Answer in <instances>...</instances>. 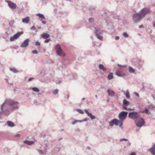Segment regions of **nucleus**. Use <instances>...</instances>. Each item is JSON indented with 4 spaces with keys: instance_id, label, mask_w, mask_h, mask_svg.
I'll list each match as a JSON object with an SVG mask.
<instances>
[{
    "instance_id": "8",
    "label": "nucleus",
    "mask_w": 155,
    "mask_h": 155,
    "mask_svg": "<svg viewBox=\"0 0 155 155\" xmlns=\"http://www.w3.org/2000/svg\"><path fill=\"white\" fill-rule=\"evenodd\" d=\"M142 18L139 13L134 14L133 16V20L135 23H137Z\"/></svg>"
},
{
    "instance_id": "50",
    "label": "nucleus",
    "mask_w": 155,
    "mask_h": 155,
    "mask_svg": "<svg viewBox=\"0 0 155 155\" xmlns=\"http://www.w3.org/2000/svg\"><path fill=\"white\" fill-rule=\"evenodd\" d=\"M123 107L125 110H127V108L126 107H125L123 106Z\"/></svg>"
},
{
    "instance_id": "18",
    "label": "nucleus",
    "mask_w": 155,
    "mask_h": 155,
    "mask_svg": "<svg viewBox=\"0 0 155 155\" xmlns=\"http://www.w3.org/2000/svg\"><path fill=\"white\" fill-rule=\"evenodd\" d=\"M107 92L109 96H114L115 93L113 91L108 89L107 90Z\"/></svg>"
},
{
    "instance_id": "28",
    "label": "nucleus",
    "mask_w": 155,
    "mask_h": 155,
    "mask_svg": "<svg viewBox=\"0 0 155 155\" xmlns=\"http://www.w3.org/2000/svg\"><path fill=\"white\" fill-rule=\"evenodd\" d=\"M129 71L130 73H133L135 71V70L131 67H129Z\"/></svg>"
},
{
    "instance_id": "27",
    "label": "nucleus",
    "mask_w": 155,
    "mask_h": 155,
    "mask_svg": "<svg viewBox=\"0 0 155 155\" xmlns=\"http://www.w3.org/2000/svg\"><path fill=\"white\" fill-rule=\"evenodd\" d=\"M32 90L34 91L37 92H38L40 91L39 89L37 87H33L32 88Z\"/></svg>"
},
{
    "instance_id": "51",
    "label": "nucleus",
    "mask_w": 155,
    "mask_h": 155,
    "mask_svg": "<svg viewBox=\"0 0 155 155\" xmlns=\"http://www.w3.org/2000/svg\"><path fill=\"white\" fill-rule=\"evenodd\" d=\"M143 25H140V26H139V28H143Z\"/></svg>"
},
{
    "instance_id": "48",
    "label": "nucleus",
    "mask_w": 155,
    "mask_h": 155,
    "mask_svg": "<svg viewBox=\"0 0 155 155\" xmlns=\"http://www.w3.org/2000/svg\"><path fill=\"white\" fill-rule=\"evenodd\" d=\"M42 23H43L44 24H46V21H42Z\"/></svg>"
},
{
    "instance_id": "44",
    "label": "nucleus",
    "mask_w": 155,
    "mask_h": 155,
    "mask_svg": "<svg viewBox=\"0 0 155 155\" xmlns=\"http://www.w3.org/2000/svg\"><path fill=\"white\" fill-rule=\"evenodd\" d=\"M119 39V36H116L115 37V40H118Z\"/></svg>"
},
{
    "instance_id": "24",
    "label": "nucleus",
    "mask_w": 155,
    "mask_h": 155,
    "mask_svg": "<svg viewBox=\"0 0 155 155\" xmlns=\"http://www.w3.org/2000/svg\"><path fill=\"white\" fill-rule=\"evenodd\" d=\"M113 74L112 73H111L110 74H109L108 76H107V78L109 80H111L112 79H113Z\"/></svg>"
},
{
    "instance_id": "45",
    "label": "nucleus",
    "mask_w": 155,
    "mask_h": 155,
    "mask_svg": "<svg viewBox=\"0 0 155 155\" xmlns=\"http://www.w3.org/2000/svg\"><path fill=\"white\" fill-rule=\"evenodd\" d=\"M136 154L135 153L132 152L130 153V155H136Z\"/></svg>"
},
{
    "instance_id": "15",
    "label": "nucleus",
    "mask_w": 155,
    "mask_h": 155,
    "mask_svg": "<svg viewBox=\"0 0 155 155\" xmlns=\"http://www.w3.org/2000/svg\"><path fill=\"white\" fill-rule=\"evenodd\" d=\"M116 75L119 77H123L126 75V74L119 71H117L116 73Z\"/></svg>"
},
{
    "instance_id": "36",
    "label": "nucleus",
    "mask_w": 155,
    "mask_h": 155,
    "mask_svg": "<svg viewBox=\"0 0 155 155\" xmlns=\"http://www.w3.org/2000/svg\"><path fill=\"white\" fill-rule=\"evenodd\" d=\"M32 53L34 54H38V51L36 50H34L32 51Z\"/></svg>"
},
{
    "instance_id": "23",
    "label": "nucleus",
    "mask_w": 155,
    "mask_h": 155,
    "mask_svg": "<svg viewBox=\"0 0 155 155\" xmlns=\"http://www.w3.org/2000/svg\"><path fill=\"white\" fill-rule=\"evenodd\" d=\"M10 70L14 73H17L18 72V71H17L15 68H10Z\"/></svg>"
},
{
    "instance_id": "41",
    "label": "nucleus",
    "mask_w": 155,
    "mask_h": 155,
    "mask_svg": "<svg viewBox=\"0 0 155 155\" xmlns=\"http://www.w3.org/2000/svg\"><path fill=\"white\" fill-rule=\"evenodd\" d=\"M36 29L35 28L34 26H33L31 28V30H34Z\"/></svg>"
},
{
    "instance_id": "6",
    "label": "nucleus",
    "mask_w": 155,
    "mask_h": 155,
    "mask_svg": "<svg viewBox=\"0 0 155 155\" xmlns=\"http://www.w3.org/2000/svg\"><path fill=\"white\" fill-rule=\"evenodd\" d=\"M150 11V9L147 8H144L142 9L139 13L141 16L143 18Z\"/></svg>"
},
{
    "instance_id": "20",
    "label": "nucleus",
    "mask_w": 155,
    "mask_h": 155,
    "mask_svg": "<svg viewBox=\"0 0 155 155\" xmlns=\"http://www.w3.org/2000/svg\"><path fill=\"white\" fill-rule=\"evenodd\" d=\"M98 68L102 70L103 71H105L106 70V68L104 67L103 65L102 64H100L98 65Z\"/></svg>"
},
{
    "instance_id": "21",
    "label": "nucleus",
    "mask_w": 155,
    "mask_h": 155,
    "mask_svg": "<svg viewBox=\"0 0 155 155\" xmlns=\"http://www.w3.org/2000/svg\"><path fill=\"white\" fill-rule=\"evenodd\" d=\"M41 37L44 38H46L49 37L50 35L48 34L44 33L42 35Z\"/></svg>"
},
{
    "instance_id": "22",
    "label": "nucleus",
    "mask_w": 155,
    "mask_h": 155,
    "mask_svg": "<svg viewBox=\"0 0 155 155\" xmlns=\"http://www.w3.org/2000/svg\"><path fill=\"white\" fill-rule=\"evenodd\" d=\"M130 104V102L126 99H124L123 101V105H128Z\"/></svg>"
},
{
    "instance_id": "56",
    "label": "nucleus",
    "mask_w": 155,
    "mask_h": 155,
    "mask_svg": "<svg viewBox=\"0 0 155 155\" xmlns=\"http://www.w3.org/2000/svg\"><path fill=\"white\" fill-rule=\"evenodd\" d=\"M60 83V82H58V83Z\"/></svg>"
},
{
    "instance_id": "54",
    "label": "nucleus",
    "mask_w": 155,
    "mask_h": 155,
    "mask_svg": "<svg viewBox=\"0 0 155 155\" xmlns=\"http://www.w3.org/2000/svg\"><path fill=\"white\" fill-rule=\"evenodd\" d=\"M95 97H96L97 98V95H95Z\"/></svg>"
},
{
    "instance_id": "5",
    "label": "nucleus",
    "mask_w": 155,
    "mask_h": 155,
    "mask_svg": "<svg viewBox=\"0 0 155 155\" xmlns=\"http://www.w3.org/2000/svg\"><path fill=\"white\" fill-rule=\"evenodd\" d=\"M55 49L57 54L58 55L62 57L64 56L65 55V54L63 52L59 44H58L56 45Z\"/></svg>"
},
{
    "instance_id": "16",
    "label": "nucleus",
    "mask_w": 155,
    "mask_h": 155,
    "mask_svg": "<svg viewBox=\"0 0 155 155\" xmlns=\"http://www.w3.org/2000/svg\"><path fill=\"white\" fill-rule=\"evenodd\" d=\"M23 143L25 144L28 145H31L34 143V142L33 141H28V140H26L23 141Z\"/></svg>"
},
{
    "instance_id": "33",
    "label": "nucleus",
    "mask_w": 155,
    "mask_h": 155,
    "mask_svg": "<svg viewBox=\"0 0 155 155\" xmlns=\"http://www.w3.org/2000/svg\"><path fill=\"white\" fill-rule=\"evenodd\" d=\"M58 89H56L54 90L53 91V92L54 94L56 95L58 93Z\"/></svg>"
},
{
    "instance_id": "1",
    "label": "nucleus",
    "mask_w": 155,
    "mask_h": 155,
    "mask_svg": "<svg viewBox=\"0 0 155 155\" xmlns=\"http://www.w3.org/2000/svg\"><path fill=\"white\" fill-rule=\"evenodd\" d=\"M19 106L18 102L9 99L5 100L0 106V114L8 115L12 110L17 109Z\"/></svg>"
},
{
    "instance_id": "34",
    "label": "nucleus",
    "mask_w": 155,
    "mask_h": 155,
    "mask_svg": "<svg viewBox=\"0 0 155 155\" xmlns=\"http://www.w3.org/2000/svg\"><path fill=\"white\" fill-rule=\"evenodd\" d=\"M14 24V21L13 20L9 22V24L10 26H13Z\"/></svg>"
},
{
    "instance_id": "53",
    "label": "nucleus",
    "mask_w": 155,
    "mask_h": 155,
    "mask_svg": "<svg viewBox=\"0 0 155 155\" xmlns=\"http://www.w3.org/2000/svg\"><path fill=\"white\" fill-rule=\"evenodd\" d=\"M85 98H83L82 99V101H84V100H85Z\"/></svg>"
},
{
    "instance_id": "46",
    "label": "nucleus",
    "mask_w": 155,
    "mask_h": 155,
    "mask_svg": "<svg viewBox=\"0 0 155 155\" xmlns=\"http://www.w3.org/2000/svg\"><path fill=\"white\" fill-rule=\"evenodd\" d=\"M134 94H135L138 97H139V95L137 93V92H134Z\"/></svg>"
},
{
    "instance_id": "11",
    "label": "nucleus",
    "mask_w": 155,
    "mask_h": 155,
    "mask_svg": "<svg viewBox=\"0 0 155 155\" xmlns=\"http://www.w3.org/2000/svg\"><path fill=\"white\" fill-rule=\"evenodd\" d=\"M30 41V40L28 39H26L22 43L20 47L21 48H26L29 45V43Z\"/></svg>"
},
{
    "instance_id": "9",
    "label": "nucleus",
    "mask_w": 155,
    "mask_h": 155,
    "mask_svg": "<svg viewBox=\"0 0 155 155\" xmlns=\"http://www.w3.org/2000/svg\"><path fill=\"white\" fill-rule=\"evenodd\" d=\"M23 34V32H18L15 34L13 36L10 38V40L11 41H13L17 39L21 35Z\"/></svg>"
},
{
    "instance_id": "31",
    "label": "nucleus",
    "mask_w": 155,
    "mask_h": 155,
    "mask_svg": "<svg viewBox=\"0 0 155 155\" xmlns=\"http://www.w3.org/2000/svg\"><path fill=\"white\" fill-rule=\"evenodd\" d=\"M123 35L124 37L126 38H127L129 37V35L126 32H124L123 34Z\"/></svg>"
},
{
    "instance_id": "49",
    "label": "nucleus",
    "mask_w": 155,
    "mask_h": 155,
    "mask_svg": "<svg viewBox=\"0 0 155 155\" xmlns=\"http://www.w3.org/2000/svg\"><path fill=\"white\" fill-rule=\"evenodd\" d=\"M20 136V135L19 134H17L15 136V137H18Z\"/></svg>"
},
{
    "instance_id": "32",
    "label": "nucleus",
    "mask_w": 155,
    "mask_h": 155,
    "mask_svg": "<svg viewBox=\"0 0 155 155\" xmlns=\"http://www.w3.org/2000/svg\"><path fill=\"white\" fill-rule=\"evenodd\" d=\"M38 151L39 152V154L41 155L44 154V152H45L46 151L45 150H44L43 151L42 150H38Z\"/></svg>"
},
{
    "instance_id": "30",
    "label": "nucleus",
    "mask_w": 155,
    "mask_h": 155,
    "mask_svg": "<svg viewBox=\"0 0 155 155\" xmlns=\"http://www.w3.org/2000/svg\"><path fill=\"white\" fill-rule=\"evenodd\" d=\"M76 110L81 114H83L84 113L83 111L81 109H77Z\"/></svg>"
},
{
    "instance_id": "14",
    "label": "nucleus",
    "mask_w": 155,
    "mask_h": 155,
    "mask_svg": "<svg viewBox=\"0 0 155 155\" xmlns=\"http://www.w3.org/2000/svg\"><path fill=\"white\" fill-rule=\"evenodd\" d=\"M149 151L152 155H155V144L150 148Z\"/></svg>"
},
{
    "instance_id": "37",
    "label": "nucleus",
    "mask_w": 155,
    "mask_h": 155,
    "mask_svg": "<svg viewBox=\"0 0 155 155\" xmlns=\"http://www.w3.org/2000/svg\"><path fill=\"white\" fill-rule=\"evenodd\" d=\"M35 44L36 45H38V46H39L40 45V43L38 41H37L36 42Z\"/></svg>"
},
{
    "instance_id": "17",
    "label": "nucleus",
    "mask_w": 155,
    "mask_h": 155,
    "mask_svg": "<svg viewBox=\"0 0 155 155\" xmlns=\"http://www.w3.org/2000/svg\"><path fill=\"white\" fill-rule=\"evenodd\" d=\"M7 125L11 127H12L15 126V124L14 123L10 121H8L6 122Z\"/></svg>"
},
{
    "instance_id": "29",
    "label": "nucleus",
    "mask_w": 155,
    "mask_h": 155,
    "mask_svg": "<svg viewBox=\"0 0 155 155\" xmlns=\"http://www.w3.org/2000/svg\"><path fill=\"white\" fill-rule=\"evenodd\" d=\"M80 122L81 121H80V120H75L72 122L71 124L72 125H74L78 123H80Z\"/></svg>"
},
{
    "instance_id": "52",
    "label": "nucleus",
    "mask_w": 155,
    "mask_h": 155,
    "mask_svg": "<svg viewBox=\"0 0 155 155\" xmlns=\"http://www.w3.org/2000/svg\"><path fill=\"white\" fill-rule=\"evenodd\" d=\"M117 65H118V66L120 67H123V66H122L121 65H120V64H118Z\"/></svg>"
},
{
    "instance_id": "3",
    "label": "nucleus",
    "mask_w": 155,
    "mask_h": 155,
    "mask_svg": "<svg viewBox=\"0 0 155 155\" xmlns=\"http://www.w3.org/2000/svg\"><path fill=\"white\" fill-rule=\"evenodd\" d=\"M128 117L135 120L138 119L140 116L138 112L136 111H131L129 113Z\"/></svg>"
},
{
    "instance_id": "38",
    "label": "nucleus",
    "mask_w": 155,
    "mask_h": 155,
    "mask_svg": "<svg viewBox=\"0 0 155 155\" xmlns=\"http://www.w3.org/2000/svg\"><path fill=\"white\" fill-rule=\"evenodd\" d=\"M89 21L90 22H92L93 21H94V19H93V18H90L89 19Z\"/></svg>"
},
{
    "instance_id": "10",
    "label": "nucleus",
    "mask_w": 155,
    "mask_h": 155,
    "mask_svg": "<svg viewBox=\"0 0 155 155\" xmlns=\"http://www.w3.org/2000/svg\"><path fill=\"white\" fill-rule=\"evenodd\" d=\"M109 124L110 126H113L114 125L118 126L119 125V120L117 119H114L109 122Z\"/></svg>"
},
{
    "instance_id": "13",
    "label": "nucleus",
    "mask_w": 155,
    "mask_h": 155,
    "mask_svg": "<svg viewBox=\"0 0 155 155\" xmlns=\"http://www.w3.org/2000/svg\"><path fill=\"white\" fill-rule=\"evenodd\" d=\"M84 111L87 116L91 118V120H93L96 118V117L93 115L91 113L89 112L87 110L84 109Z\"/></svg>"
},
{
    "instance_id": "25",
    "label": "nucleus",
    "mask_w": 155,
    "mask_h": 155,
    "mask_svg": "<svg viewBox=\"0 0 155 155\" xmlns=\"http://www.w3.org/2000/svg\"><path fill=\"white\" fill-rule=\"evenodd\" d=\"M36 15L37 16H38L40 18L44 19L45 18L44 15L42 14L41 13H38Z\"/></svg>"
},
{
    "instance_id": "7",
    "label": "nucleus",
    "mask_w": 155,
    "mask_h": 155,
    "mask_svg": "<svg viewBox=\"0 0 155 155\" xmlns=\"http://www.w3.org/2000/svg\"><path fill=\"white\" fill-rule=\"evenodd\" d=\"M135 123L136 125L139 127H141L145 123L144 120L142 118H140V120L137 121V120H135Z\"/></svg>"
},
{
    "instance_id": "35",
    "label": "nucleus",
    "mask_w": 155,
    "mask_h": 155,
    "mask_svg": "<svg viewBox=\"0 0 155 155\" xmlns=\"http://www.w3.org/2000/svg\"><path fill=\"white\" fill-rule=\"evenodd\" d=\"M88 120V119L87 118H86L82 120H80V121H81L80 123H82L84 121H87Z\"/></svg>"
},
{
    "instance_id": "4",
    "label": "nucleus",
    "mask_w": 155,
    "mask_h": 155,
    "mask_svg": "<svg viewBox=\"0 0 155 155\" xmlns=\"http://www.w3.org/2000/svg\"><path fill=\"white\" fill-rule=\"evenodd\" d=\"M95 33L97 38L100 40H102L103 37L100 35L103 32L101 28H99L97 27H95Z\"/></svg>"
},
{
    "instance_id": "43",
    "label": "nucleus",
    "mask_w": 155,
    "mask_h": 155,
    "mask_svg": "<svg viewBox=\"0 0 155 155\" xmlns=\"http://www.w3.org/2000/svg\"><path fill=\"white\" fill-rule=\"evenodd\" d=\"M34 79V78H29L28 80V81L29 82L31 81L32 80Z\"/></svg>"
},
{
    "instance_id": "39",
    "label": "nucleus",
    "mask_w": 155,
    "mask_h": 155,
    "mask_svg": "<svg viewBox=\"0 0 155 155\" xmlns=\"http://www.w3.org/2000/svg\"><path fill=\"white\" fill-rule=\"evenodd\" d=\"M127 139H126L125 138H123V139H121L120 140V141H127Z\"/></svg>"
},
{
    "instance_id": "47",
    "label": "nucleus",
    "mask_w": 155,
    "mask_h": 155,
    "mask_svg": "<svg viewBox=\"0 0 155 155\" xmlns=\"http://www.w3.org/2000/svg\"><path fill=\"white\" fill-rule=\"evenodd\" d=\"M153 26L155 28V21H154L153 23Z\"/></svg>"
},
{
    "instance_id": "42",
    "label": "nucleus",
    "mask_w": 155,
    "mask_h": 155,
    "mask_svg": "<svg viewBox=\"0 0 155 155\" xmlns=\"http://www.w3.org/2000/svg\"><path fill=\"white\" fill-rule=\"evenodd\" d=\"M144 112L147 114L149 112L148 110L147 109H146L144 110Z\"/></svg>"
},
{
    "instance_id": "26",
    "label": "nucleus",
    "mask_w": 155,
    "mask_h": 155,
    "mask_svg": "<svg viewBox=\"0 0 155 155\" xmlns=\"http://www.w3.org/2000/svg\"><path fill=\"white\" fill-rule=\"evenodd\" d=\"M126 98L127 99H129L130 98V93L129 91L128 90H127L126 91V93L125 94Z\"/></svg>"
},
{
    "instance_id": "19",
    "label": "nucleus",
    "mask_w": 155,
    "mask_h": 155,
    "mask_svg": "<svg viewBox=\"0 0 155 155\" xmlns=\"http://www.w3.org/2000/svg\"><path fill=\"white\" fill-rule=\"evenodd\" d=\"M29 17H27L25 18H24L22 20V22L23 23H28L29 22Z\"/></svg>"
},
{
    "instance_id": "55",
    "label": "nucleus",
    "mask_w": 155,
    "mask_h": 155,
    "mask_svg": "<svg viewBox=\"0 0 155 155\" xmlns=\"http://www.w3.org/2000/svg\"><path fill=\"white\" fill-rule=\"evenodd\" d=\"M69 97V96L68 95H67V98H68Z\"/></svg>"
},
{
    "instance_id": "40",
    "label": "nucleus",
    "mask_w": 155,
    "mask_h": 155,
    "mask_svg": "<svg viewBox=\"0 0 155 155\" xmlns=\"http://www.w3.org/2000/svg\"><path fill=\"white\" fill-rule=\"evenodd\" d=\"M50 41V39H47L46 40H45L44 41V42L46 43H48Z\"/></svg>"
},
{
    "instance_id": "2",
    "label": "nucleus",
    "mask_w": 155,
    "mask_h": 155,
    "mask_svg": "<svg viewBox=\"0 0 155 155\" xmlns=\"http://www.w3.org/2000/svg\"><path fill=\"white\" fill-rule=\"evenodd\" d=\"M128 114L127 111H122L120 112L118 115L119 119V126L121 127L123 125V121L126 118Z\"/></svg>"
},
{
    "instance_id": "12",
    "label": "nucleus",
    "mask_w": 155,
    "mask_h": 155,
    "mask_svg": "<svg viewBox=\"0 0 155 155\" xmlns=\"http://www.w3.org/2000/svg\"><path fill=\"white\" fill-rule=\"evenodd\" d=\"M5 2L8 3V6L10 8L14 9L16 8L17 6L16 4L10 1H6Z\"/></svg>"
}]
</instances>
